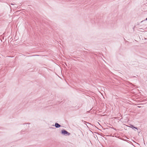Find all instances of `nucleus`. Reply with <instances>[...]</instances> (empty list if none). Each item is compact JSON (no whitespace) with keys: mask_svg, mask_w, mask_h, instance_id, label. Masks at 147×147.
<instances>
[{"mask_svg":"<svg viewBox=\"0 0 147 147\" xmlns=\"http://www.w3.org/2000/svg\"><path fill=\"white\" fill-rule=\"evenodd\" d=\"M61 132L62 134H66L67 135H70V133L68 132L67 131L65 130H62Z\"/></svg>","mask_w":147,"mask_h":147,"instance_id":"1","label":"nucleus"},{"mask_svg":"<svg viewBox=\"0 0 147 147\" xmlns=\"http://www.w3.org/2000/svg\"><path fill=\"white\" fill-rule=\"evenodd\" d=\"M55 126L57 127H60V125L57 123L55 124Z\"/></svg>","mask_w":147,"mask_h":147,"instance_id":"2","label":"nucleus"},{"mask_svg":"<svg viewBox=\"0 0 147 147\" xmlns=\"http://www.w3.org/2000/svg\"><path fill=\"white\" fill-rule=\"evenodd\" d=\"M146 19H147V18H146Z\"/></svg>","mask_w":147,"mask_h":147,"instance_id":"3","label":"nucleus"}]
</instances>
